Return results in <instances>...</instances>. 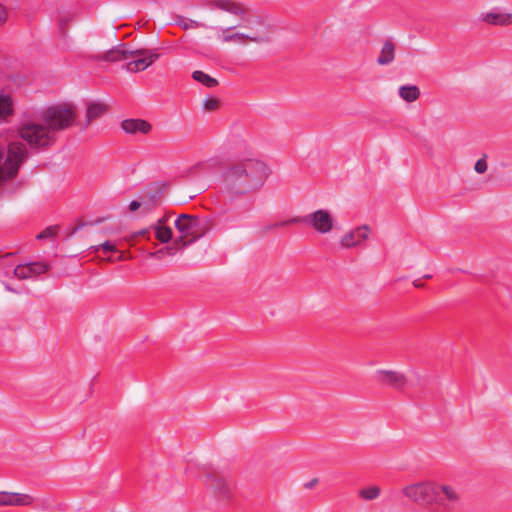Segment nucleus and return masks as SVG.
<instances>
[{"instance_id":"obj_1","label":"nucleus","mask_w":512,"mask_h":512,"mask_svg":"<svg viewBox=\"0 0 512 512\" xmlns=\"http://www.w3.org/2000/svg\"><path fill=\"white\" fill-rule=\"evenodd\" d=\"M269 175L265 163L254 158L251 152L239 157L225 172V182L229 191L244 195L259 190Z\"/></svg>"},{"instance_id":"obj_2","label":"nucleus","mask_w":512,"mask_h":512,"mask_svg":"<svg viewBox=\"0 0 512 512\" xmlns=\"http://www.w3.org/2000/svg\"><path fill=\"white\" fill-rule=\"evenodd\" d=\"M464 504L463 492L459 485L447 481H436L431 498L434 512H458Z\"/></svg>"},{"instance_id":"obj_3","label":"nucleus","mask_w":512,"mask_h":512,"mask_svg":"<svg viewBox=\"0 0 512 512\" xmlns=\"http://www.w3.org/2000/svg\"><path fill=\"white\" fill-rule=\"evenodd\" d=\"M76 119V110L70 103H59L46 107L39 112V120L45 123L53 137L55 132L65 130L72 126Z\"/></svg>"},{"instance_id":"obj_4","label":"nucleus","mask_w":512,"mask_h":512,"mask_svg":"<svg viewBox=\"0 0 512 512\" xmlns=\"http://www.w3.org/2000/svg\"><path fill=\"white\" fill-rule=\"evenodd\" d=\"M18 133L31 147H45L54 141L49 127L39 120V113L23 119Z\"/></svg>"},{"instance_id":"obj_5","label":"nucleus","mask_w":512,"mask_h":512,"mask_svg":"<svg viewBox=\"0 0 512 512\" xmlns=\"http://www.w3.org/2000/svg\"><path fill=\"white\" fill-rule=\"evenodd\" d=\"M302 223L319 234H329L336 226V219L328 209H317L302 217H293L291 219L276 223L275 227Z\"/></svg>"},{"instance_id":"obj_6","label":"nucleus","mask_w":512,"mask_h":512,"mask_svg":"<svg viewBox=\"0 0 512 512\" xmlns=\"http://www.w3.org/2000/svg\"><path fill=\"white\" fill-rule=\"evenodd\" d=\"M27 155V148L21 142H12L7 151L0 148V185L13 178Z\"/></svg>"},{"instance_id":"obj_7","label":"nucleus","mask_w":512,"mask_h":512,"mask_svg":"<svg viewBox=\"0 0 512 512\" xmlns=\"http://www.w3.org/2000/svg\"><path fill=\"white\" fill-rule=\"evenodd\" d=\"M175 227L179 233V236L174 240L176 246L185 247L200 235L199 219L188 214H181L175 220Z\"/></svg>"},{"instance_id":"obj_8","label":"nucleus","mask_w":512,"mask_h":512,"mask_svg":"<svg viewBox=\"0 0 512 512\" xmlns=\"http://www.w3.org/2000/svg\"><path fill=\"white\" fill-rule=\"evenodd\" d=\"M436 487V480H426L408 484L402 488V494L412 502L431 507V498Z\"/></svg>"},{"instance_id":"obj_9","label":"nucleus","mask_w":512,"mask_h":512,"mask_svg":"<svg viewBox=\"0 0 512 512\" xmlns=\"http://www.w3.org/2000/svg\"><path fill=\"white\" fill-rule=\"evenodd\" d=\"M203 483L221 500H227L231 497L232 482L219 472H210L203 476Z\"/></svg>"},{"instance_id":"obj_10","label":"nucleus","mask_w":512,"mask_h":512,"mask_svg":"<svg viewBox=\"0 0 512 512\" xmlns=\"http://www.w3.org/2000/svg\"><path fill=\"white\" fill-rule=\"evenodd\" d=\"M371 232V228L367 224L356 226L341 235L339 245L344 249L363 247Z\"/></svg>"},{"instance_id":"obj_11","label":"nucleus","mask_w":512,"mask_h":512,"mask_svg":"<svg viewBox=\"0 0 512 512\" xmlns=\"http://www.w3.org/2000/svg\"><path fill=\"white\" fill-rule=\"evenodd\" d=\"M159 54L149 50L130 51L129 61L125 65L128 72L136 73L144 71L150 67L157 59Z\"/></svg>"},{"instance_id":"obj_12","label":"nucleus","mask_w":512,"mask_h":512,"mask_svg":"<svg viewBox=\"0 0 512 512\" xmlns=\"http://www.w3.org/2000/svg\"><path fill=\"white\" fill-rule=\"evenodd\" d=\"M373 378L377 384L395 390H402L408 381L403 372L392 369H378Z\"/></svg>"},{"instance_id":"obj_13","label":"nucleus","mask_w":512,"mask_h":512,"mask_svg":"<svg viewBox=\"0 0 512 512\" xmlns=\"http://www.w3.org/2000/svg\"><path fill=\"white\" fill-rule=\"evenodd\" d=\"M479 19L489 25L508 26L512 24V13L495 7L487 12L481 13Z\"/></svg>"},{"instance_id":"obj_14","label":"nucleus","mask_w":512,"mask_h":512,"mask_svg":"<svg viewBox=\"0 0 512 512\" xmlns=\"http://www.w3.org/2000/svg\"><path fill=\"white\" fill-rule=\"evenodd\" d=\"M48 270V266L41 262L21 264L14 268L13 273L19 279H29L37 277Z\"/></svg>"},{"instance_id":"obj_15","label":"nucleus","mask_w":512,"mask_h":512,"mask_svg":"<svg viewBox=\"0 0 512 512\" xmlns=\"http://www.w3.org/2000/svg\"><path fill=\"white\" fill-rule=\"evenodd\" d=\"M33 497L25 493L0 491V506H28Z\"/></svg>"},{"instance_id":"obj_16","label":"nucleus","mask_w":512,"mask_h":512,"mask_svg":"<svg viewBox=\"0 0 512 512\" xmlns=\"http://www.w3.org/2000/svg\"><path fill=\"white\" fill-rule=\"evenodd\" d=\"M121 128L125 133L133 135H147L152 130V126L148 121L138 118L123 120L121 123Z\"/></svg>"},{"instance_id":"obj_17","label":"nucleus","mask_w":512,"mask_h":512,"mask_svg":"<svg viewBox=\"0 0 512 512\" xmlns=\"http://www.w3.org/2000/svg\"><path fill=\"white\" fill-rule=\"evenodd\" d=\"M168 215L160 218L151 228L154 230L155 237L161 243H167L172 239V229L167 225Z\"/></svg>"},{"instance_id":"obj_18","label":"nucleus","mask_w":512,"mask_h":512,"mask_svg":"<svg viewBox=\"0 0 512 512\" xmlns=\"http://www.w3.org/2000/svg\"><path fill=\"white\" fill-rule=\"evenodd\" d=\"M233 27L221 28V34L218 38L222 42H236L239 44H244L247 40L255 41L256 38L250 37L246 34L239 32H232Z\"/></svg>"},{"instance_id":"obj_19","label":"nucleus","mask_w":512,"mask_h":512,"mask_svg":"<svg viewBox=\"0 0 512 512\" xmlns=\"http://www.w3.org/2000/svg\"><path fill=\"white\" fill-rule=\"evenodd\" d=\"M130 50L124 45L113 48L99 57V60L108 62H118L129 59Z\"/></svg>"},{"instance_id":"obj_20","label":"nucleus","mask_w":512,"mask_h":512,"mask_svg":"<svg viewBox=\"0 0 512 512\" xmlns=\"http://www.w3.org/2000/svg\"><path fill=\"white\" fill-rule=\"evenodd\" d=\"M107 111V105L102 102H90L87 105L86 111V123L84 127L86 128L93 120L99 118Z\"/></svg>"},{"instance_id":"obj_21","label":"nucleus","mask_w":512,"mask_h":512,"mask_svg":"<svg viewBox=\"0 0 512 512\" xmlns=\"http://www.w3.org/2000/svg\"><path fill=\"white\" fill-rule=\"evenodd\" d=\"M394 58L395 45L391 41H386L382 46L377 63L382 66L389 65L393 62Z\"/></svg>"},{"instance_id":"obj_22","label":"nucleus","mask_w":512,"mask_h":512,"mask_svg":"<svg viewBox=\"0 0 512 512\" xmlns=\"http://www.w3.org/2000/svg\"><path fill=\"white\" fill-rule=\"evenodd\" d=\"M398 94L404 101L412 103L420 97V89L416 85H402L398 89Z\"/></svg>"},{"instance_id":"obj_23","label":"nucleus","mask_w":512,"mask_h":512,"mask_svg":"<svg viewBox=\"0 0 512 512\" xmlns=\"http://www.w3.org/2000/svg\"><path fill=\"white\" fill-rule=\"evenodd\" d=\"M14 102L9 94L0 92V120H6L13 114Z\"/></svg>"},{"instance_id":"obj_24","label":"nucleus","mask_w":512,"mask_h":512,"mask_svg":"<svg viewBox=\"0 0 512 512\" xmlns=\"http://www.w3.org/2000/svg\"><path fill=\"white\" fill-rule=\"evenodd\" d=\"M211 5L235 15H240L243 12L242 8L232 0H214Z\"/></svg>"},{"instance_id":"obj_25","label":"nucleus","mask_w":512,"mask_h":512,"mask_svg":"<svg viewBox=\"0 0 512 512\" xmlns=\"http://www.w3.org/2000/svg\"><path fill=\"white\" fill-rule=\"evenodd\" d=\"M192 77L195 81L202 83L208 88L215 87L218 82L216 79L212 78L208 74L204 73L203 71H194L192 74Z\"/></svg>"},{"instance_id":"obj_26","label":"nucleus","mask_w":512,"mask_h":512,"mask_svg":"<svg viewBox=\"0 0 512 512\" xmlns=\"http://www.w3.org/2000/svg\"><path fill=\"white\" fill-rule=\"evenodd\" d=\"M380 495V489L377 486L365 487L359 490V496L365 500H374Z\"/></svg>"},{"instance_id":"obj_27","label":"nucleus","mask_w":512,"mask_h":512,"mask_svg":"<svg viewBox=\"0 0 512 512\" xmlns=\"http://www.w3.org/2000/svg\"><path fill=\"white\" fill-rule=\"evenodd\" d=\"M175 246L176 245L173 244L170 247H165V248H162V249H160L158 251L151 252L149 255H150V257L157 258V259H160L165 254L174 255L176 253V250H177V248Z\"/></svg>"},{"instance_id":"obj_28","label":"nucleus","mask_w":512,"mask_h":512,"mask_svg":"<svg viewBox=\"0 0 512 512\" xmlns=\"http://www.w3.org/2000/svg\"><path fill=\"white\" fill-rule=\"evenodd\" d=\"M90 249L94 252H97L100 249H102L104 252H116L117 251L116 246L109 241H106L100 245L92 246Z\"/></svg>"},{"instance_id":"obj_29","label":"nucleus","mask_w":512,"mask_h":512,"mask_svg":"<svg viewBox=\"0 0 512 512\" xmlns=\"http://www.w3.org/2000/svg\"><path fill=\"white\" fill-rule=\"evenodd\" d=\"M56 231H57V227L56 226L47 227L45 230H43L42 232H40L37 235V238L38 239L51 238V237H53L56 234Z\"/></svg>"},{"instance_id":"obj_30","label":"nucleus","mask_w":512,"mask_h":512,"mask_svg":"<svg viewBox=\"0 0 512 512\" xmlns=\"http://www.w3.org/2000/svg\"><path fill=\"white\" fill-rule=\"evenodd\" d=\"M219 106V100L216 98H208L204 101V108L208 111L217 109Z\"/></svg>"},{"instance_id":"obj_31","label":"nucleus","mask_w":512,"mask_h":512,"mask_svg":"<svg viewBox=\"0 0 512 512\" xmlns=\"http://www.w3.org/2000/svg\"><path fill=\"white\" fill-rule=\"evenodd\" d=\"M474 169L477 173L482 174L487 170V162L484 158L477 160Z\"/></svg>"},{"instance_id":"obj_32","label":"nucleus","mask_w":512,"mask_h":512,"mask_svg":"<svg viewBox=\"0 0 512 512\" xmlns=\"http://www.w3.org/2000/svg\"><path fill=\"white\" fill-rule=\"evenodd\" d=\"M182 27L184 29H195L199 27H205V25L195 20H188L186 22H183Z\"/></svg>"},{"instance_id":"obj_33","label":"nucleus","mask_w":512,"mask_h":512,"mask_svg":"<svg viewBox=\"0 0 512 512\" xmlns=\"http://www.w3.org/2000/svg\"><path fill=\"white\" fill-rule=\"evenodd\" d=\"M141 207V203L139 201L133 200L129 204V209L131 212H135Z\"/></svg>"},{"instance_id":"obj_34","label":"nucleus","mask_w":512,"mask_h":512,"mask_svg":"<svg viewBox=\"0 0 512 512\" xmlns=\"http://www.w3.org/2000/svg\"><path fill=\"white\" fill-rule=\"evenodd\" d=\"M7 18L6 9L0 4V24L3 23Z\"/></svg>"},{"instance_id":"obj_35","label":"nucleus","mask_w":512,"mask_h":512,"mask_svg":"<svg viewBox=\"0 0 512 512\" xmlns=\"http://www.w3.org/2000/svg\"><path fill=\"white\" fill-rule=\"evenodd\" d=\"M147 233V230H142L139 232V235H145Z\"/></svg>"},{"instance_id":"obj_36","label":"nucleus","mask_w":512,"mask_h":512,"mask_svg":"<svg viewBox=\"0 0 512 512\" xmlns=\"http://www.w3.org/2000/svg\"><path fill=\"white\" fill-rule=\"evenodd\" d=\"M118 260H123L124 259V255L123 254H120L117 258Z\"/></svg>"}]
</instances>
